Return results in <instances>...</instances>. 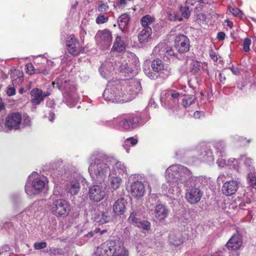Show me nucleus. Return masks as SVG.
Instances as JSON below:
<instances>
[{
  "instance_id": "7",
  "label": "nucleus",
  "mask_w": 256,
  "mask_h": 256,
  "mask_svg": "<svg viewBox=\"0 0 256 256\" xmlns=\"http://www.w3.org/2000/svg\"><path fill=\"white\" fill-rule=\"evenodd\" d=\"M196 178H203L202 181L199 182L196 180L191 182L190 185L184 186L188 188L186 190L185 198L190 204H196L198 202L203 195L202 188L207 184L208 179L204 176H195Z\"/></svg>"
},
{
  "instance_id": "35",
  "label": "nucleus",
  "mask_w": 256,
  "mask_h": 256,
  "mask_svg": "<svg viewBox=\"0 0 256 256\" xmlns=\"http://www.w3.org/2000/svg\"><path fill=\"white\" fill-rule=\"evenodd\" d=\"M212 146L216 150V153L220 156L225 154L226 145V142L222 140H216L212 142Z\"/></svg>"
},
{
  "instance_id": "32",
  "label": "nucleus",
  "mask_w": 256,
  "mask_h": 256,
  "mask_svg": "<svg viewBox=\"0 0 256 256\" xmlns=\"http://www.w3.org/2000/svg\"><path fill=\"white\" fill-rule=\"evenodd\" d=\"M10 75L12 84L14 86L19 85L24 80L23 72L20 70H11Z\"/></svg>"
},
{
  "instance_id": "8",
  "label": "nucleus",
  "mask_w": 256,
  "mask_h": 256,
  "mask_svg": "<svg viewBox=\"0 0 256 256\" xmlns=\"http://www.w3.org/2000/svg\"><path fill=\"white\" fill-rule=\"evenodd\" d=\"M152 70L148 68H144L145 74L150 80H156L160 78L162 80L166 79L172 74V70L168 64H165L159 58L154 60L151 64Z\"/></svg>"
},
{
  "instance_id": "3",
  "label": "nucleus",
  "mask_w": 256,
  "mask_h": 256,
  "mask_svg": "<svg viewBox=\"0 0 256 256\" xmlns=\"http://www.w3.org/2000/svg\"><path fill=\"white\" fill-rule=\"evenodd\" d=\"M54 87L56 85L63 96V101L70 108L75 106L78 102L76 86L74 82L70 80L65 74H62L52 83Z\"/></svg>"
},
{
  "instance_id": "54",
  "label": "nucleus",
  "mask_w": 256,
  "mask_h": 256,
  "mask_svg": "<svg viewBox=\"0 0 256 256\" xmlns=\"http://www.w3.org/2000/svg\"><path fill=\"white\" fill-rule=\"evenodd\" d=\"M108 20V16H106L104 14H100L96 18V24H100L107 22Z\"/></svg>"
},
{
  "instance_id": "59",
  "label": "nucleus",
  "mask_w": 256,
  "mask_h": 256,
  "mask_svg": "<svg viewBox=\"0 0 256 256\" xmlns=\"http://www.w3.org/2000/svg\"><path fill=\"white\" fill-rule=\"evenodd\" d=\"M46 246L47 244L46 242H35L34 245V246L36 250H39L46 248Z\"/></svg>"
},
{
  "instance_id": "50",
  "label": "nucleus",
  "mask_w": 256,
  "mask_h": 256,
  "mask_svg": "<svg viewBox=\"0 0 256 256\" xmlns=\"http://www.w3.org/2000/svg\"><path fill=\"white\" fill-rule=\"evenodd\" d=\"M109 8V6L107 2H100L97 7V10L102 12H106Z\"/></svg>"
},
{
  "instance_id": "9",
  "label": "nucleus",
  "mask_w": 256,
  "mask_h": 256,
  "mask_svg": "<svg viewBox=\"0 0 256 256\" xmlns=\"http://www.w3.org/2000/svg\"><path fill=\"white\" fill-rule=\"evenodd\" d=\"M30 177L31 176H29L25 185V192L30 196L45 192L48 190L46 180H42L38 177L31 181Z\"/></svg>"
},
{
  "instance_id": "55",
  "label": "nucleus",
  "mask_w": 256,
  "mask_h": 256,
  "mask_svg": "<svg viewBox=\"0 0 256 256\" xmlns=\"http://www.w3.org/2000/svg\"><path fill=\"white\" fill-rule=\"evenodd\" d=\"M168 18L170 21L181 20L182 18L178 14L168 12Z\"/></svg>"
},
{
  "instance_id": "57",
  "label": "nucleus",
  "mask_w": 256,
  "mask_h": 256,
  "mask_svg": "<svg viewBox=\"0 0 256 256\" xmlns=\"http://www.w3.org/2000/svg\"><path fill=\"white\" fill-rule=\"evenodd\" d=\"M180 10L182 12V16L183 18H188L190 17V12L188 8H181Z\"/></svg>"
},
{
  "instance_id": "60",
  "label": "nucleus",
  "mask_w": 256,
  "mask_h": 256,
  "mask_svg": "<svg viewBox=\"0 0 256 256\" xmlns=\"http://www.w3.org/2000/svg\"><path fill=\"white\" fill-rule=\"evenodd\" d=\"M230 138L231 139L232 142H243L246 139L243 137L240 136L238 135L231 136Z\"/></svg>"
},
{
  "instance_id": "43",
  "label": "nucleus",
  "mask_w": 256,
  "mask_h": 256,
  "mask_svg": "<svg viewBox=\"0 0 256 256\" xmlns=\"http://www.w3.org/2000/svg\"><path fill=\"white\" fill-rule=\"evenodd\" d=\"M154 18L150 15H146L142 16L140 20V22L144 28H151L150 26L154 22Z\"/></svg>"
},
{
  "instance_id": "17",
  "label": "nucleus",
  "mask_w": 256,
  "mask_h": 256,
  "mask_svg": "<svg viewBox=\"0 0 256 256\" xmlns=\"http://www.w3.org/2000/svg\"><path fill=\"white\" fill-rule=\"evenodd\" d=\"M152 52L154 56H160L164 60L174 56V52L172 48L164 42H160L156 46Z\"/></svg>"
},
{
  "instance_id": "15",
  "label": "nucleus",
  "mask_w": 256,
  "mask_h": 256,
  "mask_svg": "<svg viewBox=\"0 0 256 256\" xmlns=\"http://www.w3.org/2000/svg\"><path fill=\"white\" fill-rule=\"evenodd\" d=\"M167 184H163L162 188L168 196L174 198L178 196L182 192V182L175 180H166Z\"/></svg>"
},
{
  "instance_id": "49",
  "label": "nucleus",
  "mask_w": 256,
  "mask_h": 256,
  "mask_svg": "<svg viewBox=\"0 0 256 256\" xmlns=\"http://www.w3.org/2000/svg\"><path fill=\"white\" fill-rule=\"evenodd\" d=\"M26 72L32 75L36 73L40 72L38 70L34 68V66L31 62L28 63L25 66Z\"/></svg>"
},
{
  "instance_id": "29",
  "label": "nucleus",
  "mask_w": 256,
  "mask_h": 256,
  "mask_svg": "<svg viewBox=\"0 0 256 256\" xmlns=\"http://www.w3.org/2000/svg\"><path fill=\"white\" fill-rule=\"evenodd\" d=\"M126 201L123 198H118L113 205V212L118 216L122 214L126 210Z\"/></svg>"
},
{
  "instance_id": "23",
  "label": "nucleus",
  "mask_w": 256,
  "mask_h": 256,
  "mask_svg": "<svg viewBox=\"0 0 256 256\" xmlns=\"http://www.w3.org/2000/svg\"><path fill=\"white\" fill-rule=\"evenodd\" d=\"M96 42L104 48L110 46L112 41V36L110 30H98L95 36Z\"/></svg>"
},
{
  "instance_id": "20",
  "label": "nucleus",
  "mask_w": 256,
  "mask_h": 256,
  "mask_svg": "<svg viewBox=\"0 0 256 256\" xmlns=\"http://www.w3.org/2000/svg\"><path fill=\"white\" fill-rule=\"evenodd\" d=\"M154 220L160 222H164L168 216L170 210L162 204H156L154 210H151Z\"/></svg>"
},
{
  "instance_id": "52",
  "label": "nucleus",
  "mask_w": 256,
  "mask_h": 256,
  "mask_svg": "<svg viewBox=\"0 0 256 256\" xmlns=\"http://www.w3.org/2000/svg\"><path fill=\"white\" fill-rule=\"evenodd\" d=\"M198 2V4L196 6V8L198 10H200L202 8L204 4L210 5L212 2V0H195Z\"/></svg>"
},
{
  "instance_id": "13",
  "label": "nucleus",
  "mask_w": 256,
  "mask_h": 256,
  "mask_svg": "<svg viewBox=\"0 0 256 256\" xmlns=\"http://www.w3.org/2000/svg\"><path fill=\"white\" fill-rule=\"evenodd\" d=\"M130 183L129 191L136 198H140L144 196L145 188L144 184L139 180L138 175L134 174L130 176L128 178Z\"/></svg>"
},
{
  "instance_id": "5",
  "label": "nucleus",
  "mask_w": 256,
  "mask_h": 256,
  "mask_svg": "<svg viewBox=\"0 0 256 256\" xmlns=\"http://www.w3.org/2000/svg\"><path fill=\"white\" fill-rule=\"evenodd\" d=\"M94 256H128V251L119 240H108L97 247Z\"/></svg>"
},
{
  "instance_id": "12",
  "label": "nucleus",
  "mask_w": 256,
  "mask_h": 256,
  "mask_svg": "<svg viewBox=\"0 0 256 256\" xmlns=\"http://www.w3.org/2000/svg\"><path fill=\"white\" fill-rule=\"evenodd\" d=\"M180 94L173 90H167L162 92L160 102L162 106L166 108L174 110L178 104Z\"/></svg>"
},
{
  "instance_id": "45",
  "label": "nucleus",
  "mask_w": 256,
  "mask_h": 256,
  "mask_svg": "<svg viewBox=\"0 0 256 256\" xmlns=\"http://www.w3.org/2000/svg\"><path fill=\"white\" fill-rule=\"evenodd\" d=\"M196 98L194 95L184 94V96L182 98V104L184 108H187L190 106L194 102Z\"/></svg>"
},
{
  "instance_id": "51",
  "label": "nucleus",
  "mask_w": 256,
  "mask_h": 256,
  "mask_svg": "<svg viewBox=\"0 0 256 256\" xmlns=\"http://www.w3.org/2000/svg\"><path fill=\"white\" fill-rule=\"evenodd\" d=\"M116 123V118L111 120H100L98 122V124L100 125L106 126H112Z\"/></svg>"
},
{
  "instance_id": "6",
  "label": "nucleus",
  "mask_w": 256,
  "mask_h": 256,
  "mask_svg": "<svg viewBox=\"0 0 256 256\" xmlns=\"http://www.w3.org/2000/svg\"><path fill=\"white\" fill-rule=\"evenodd\" d=\"M150 117L148 114H143L141 116L134 114L124 115L122 117L116 118L114 128L119 130H129L136 128L138 124H144L148 122Z\"/></svg>"
},
{
  "instance_id": "18",
  "label": "nucleus",
  "mask_w": 256,
  "mask_h": 256,
  "mask_svg": "<svg viewBox=\"0 0 256 256\" xmlns=\"http://www.w3.org/2000/svg\"><path fill=\"white\" fill-rule=\"evenodd\" d=\"M66 45L68 53L73 56L78 55L84 50V48L80 46L78 40L73 34L66 37Z\"/></svg>"
},
{
  "instance_id": "31",
  "label": "nucleus",
  "mask_w": 256,
  "mask_h": 256,
  "mask_svg": "<svg viewBox=\"0 0 256 256\" xmlns=\"http://www.w3.org/2000/svg\"><path fill=\"white\" fill-rule=\"evenodd\" d=\"M130 20V16L126 13L122 14L118 19V24L119 28L122 32H125L127 30L128 26Z\"/></svg>"
},
{
  "instance_id": "10",
  "label": "nucleus",
  "mask_w": 256,
  "mask_h": 256,
  "mask_svg": "<svg viewBox=\"0 0 256 256\" xmlns=\"http://www.w3.org/2000/svg\"><path fill=\"white\" fill-rule=\"evenodd\" d=\"M50 208L54 215L61 218L66 217L71 210L70 202L63 198L54 200L50 205Z\"/></svg>"
},
{
  "instance_id": "2",
  "label": "nucleus",
  "mask_w": 256,
  "mask_h": 256,
  "mask_svg": "<svg viewBox=\"0 0 256 256\" xmlns=\"http://www.w3.org/2000/svg\"><path fill=\"white\" fill-rule=\"evenodd\" d=\"M87 161L92 180L100 184L104 182L110 171L108 156L102 150H95L88 157Z\"/></svg>"
},
{
  "instance_id": "47",
  "label": "nucleus",
  "mask_w": 256,
  "mask_h": 256,
  "mask_svg": "<svg viewBox=\"0 0 256 256\" xmlns=\"http://www.w3.org/2000/svg\"><path fill=\"white\" fill-rule=\"evenodd\" d=\"M228 8L230 12L234 16L241 17L244 14L242 10L232 6L230 5H228Z\"/></svg>"
},
{
  "instance_id": "27",
  "label": "nucleus",
  "mask_w": 256,
  "mask_h": 256,
  "mask_svg": "<svg viewBox=\"0 0 256 256\" xmlns=\"http://www.w3.org/2000/svg\"><path fill=\"white\" fill-rule=\"evenodd\" d=\"M80 178H74L66 184V190L71 196H74L78 194L80 189L79 179Z\"/></svg>"
},
{
  "instance_id": "48",
  "label": "nucleus",
  "mask_w": 256,
  "mask_h": 256,
  "mask_svg": "<svg viewBox=\"0 0 256 256\" xmlns=\"http://www.w3.org/2000/svg\"><path fill=\"white\" fill-rule=\"evenodd\" d=\"M200 63L198 61L192 60L190 63V70L191 71L196 74L198 72L200 69Z\"/></svg>"
},
{
  "instance_id": "56",
  "label": "nucleus",
  "mask_w": 256,
  "mask_h": 256,
  "mask_svg": "<svg viewBox=\"0 0 256 256\" xmlns=\"http://www.w3.org/2000/svg\"><path fill=\"white\" fill-rule=\"evenodd\" d=\"M106 232V230H101L100 228H96L94 230L88 232L86 236L88 237L92 238V236H94V234H98V232H100V234H102Z\"/></svg>"
},
{
  "instance_id": "19",
  "label": "nucleus",
  "mask_w": 256,
  "mask_h": 256,
  "mask_svg": "<svg viewBox=\"0 0 256 256\" xmlns=\"http://www.w3.org/2000/svg\"><path fill=\"white\" fill-rule=\"evenodd\" d=\"M174 46L180 54L188 52L190 48V42L186 36L182 34H176L174 40Z\"/></svg>"
},
{
  "instance_id": "38",
  "label": "nucleus",
  "mask_w": 256,
  "mask_h": 256,
  "mask_svg": "<svg viewBox=\"0 0 256 256\" xmlns=\"http://www.w3.org/2000/svg\"><path fill=\"white\" fill-rule=\"evenodd\" d=\"M152 30L151 28H147L142 30L138 34V40L141 44H144L150 39Z\"/></svg>"
},
{
  "instance_id": "33",
  "label": "nucleus",
  "mask_w": 256,
  "mask_h": 256,
  "mask_svg": "<svg viewBox=\"0 0 256 256\" xmlns=\"http://www.w3.org/2000/svg\"><path fill=\"white\" fill-rule=\"evenodd\" d=\"M170 242L174 246H178L184 242V238L179 232H172L169 235Z\"/></svg>"
},
{
  "instance_id": "61",
  "label": "nucleus",
  "mask_w": 256,
  "mask_h": 256,
  "mask_svg": "<svg viewBox=\"0 0 256 256\" xmlns=\"http://www.w3.org/2000/svg\"><path fill=\"white\" fill-rule=\"evenodd\" d=\"M216 164L220 167H224L227 166V160L222 158H219L217 160Z\"/></svg>"
},
{
  "instance_id": "37",
  "label": "nucleus",
  "mask_w": 256,
  "mask_h": 256,
  "mask_svg": "<svg viewBox=\"0 0 256 256\" xmlns=\"http://www.w3.org/2000/svg\"><path fill=\"white\" fill-rule=\"evenodd\" d=\"M123 59L116 63V66L118 68L120 72L123 74L126 77H129L130 74H132V68L128 65V63L122 64Z\"/></svg>"
},
{
  "instance_id": "40",
  "label": "nucleus",
  "mask_w": 256,
  "mask_h": 256,
  "mask_svg": "<svg viewBox=\"0 0 256 256\" xmlns=\"http://www.w3.org/2000/svg\"><path fill=\"white\" fill-rule=\"evenodd\" d=\"M125 48L126 46L124 41L122 40V38L117 36L112 48V50L118 52H121L124 51Z\"/></svg>"
},
{
  "instance_id": "22",
  "label": "nucleus",
  "mask_w": 256,
  "mask_h": 256,
  "mask_svg": "<svg viewBox=\"0 0 256 256\" xmlns=\"http://www.w3.org/2000/svg\"><path fill=\"white\" fill-rule=\"evenodd\" d=\"M128 220L130 224L144 230L148 231L150 228V223L148 220H141L140 214L138 212H131Z\"/></svg>"
},
{
  "instance_id": "26",
  "label": "nucleus",
  "mask_w": 256,
  "mask_h": 256,
  "mask_svg": "<svg viewBox=\"0 0 256 256\" xmlns=\"http://www.w3.org/2000/svg\"><path fill=\"white\" fill-rule=\"evenodd\" d=\"M114 68H116V66L114 68L111 62L106 61L99 68V72L102 78L108 80H110V74Z\"/></svg>"
},
{
  "instance_id": "30",
  "label": "nucleus",
  "mask_w": 256,
  "mask_h": 256,
  "mask_svg": "<svg viewBox=\"0 0 256 256\" xmlns=\"http://www.w3.org/2000/svg\"><path fill=\"white\" fill-rule=\"evenodd\" d=\"M110 173H113V174L127 175L126 167L120 162H116L113 166L112 169L110 168Z\"/></svg>"
},
{
  "instance_id": "4",
  "label": "nucleus",
  "mask_w": 256,
  "mask_h": 256,
  "mask_svg": "<svg viewBox=\"0 0 256 256\" xmlns=\"http://www.w3.org/2000/svg\"><path fill=\"white\" fill-rule=\"evenodd\" d=\"M165 178L182 182L184 186H188L193 180L202 181L203 178H195L188 168L180 164H172L168 167L165 171Z\"/></svg>"
},
{
  "instance_id": "14",
  "label": "nucleus",
  "mask_w": 256,
  "mask_h": 256,
  "mask_svg": "<svg viewBox=\"0 0 256 256\" xmlns=\"http://www.w3.org/2000/svg\"><path fill=\"white\" fill-rule=\"evenodd\" d=\"M198 159L210 164L214 161V156L210 146L204 143L198 145L195 150Z\"/></svg>"
},
{
  "instance_id": "44",
  "label": "nucleus",
  "mask_w": 256,
  "mask_h": 256,
  "mask_svg": "<svg viewBox=\"0 0 256 256\" xmlns=\"http://www.w3.org/2000/svg\"><path fill=\"white\" fill-rule=\"evenodd\" d=\"M240 162L239 158L238 159L230 158L227 160V166L230 169L238 171L240 164Z\"/></svg>"
},
{
  "instance_id": "39",
  "label": "nucleus",
  "mask_w": 256,
  "mask_h": 256,
  "mask_svg": "<svg viewBox=\"0 0 256 256\" xmlns=\"http://www.w3.org/2000/svg\"><path fill=\"white\" fill-rule=\"evenodd\" d=\"M246 182L250 188H256V172L254 169H251L248 173Z\"/></svg>"
},
{
  "instance_id": "58",
  "label": "nucleus",
  "mask_w": 256,
  "mask_h": 256,
  "mask_svg": "<svg viewBox=\"0 0 256 256\" xmlns=\"http://www.w3.org/2000/svg\"><path fill=\"white\" fill-rule=\"evenodd\" d=\"M22 125L24 128L31 126L32 121L30 117L28 116H24L23 122L22 123Z\"/></svg>"
},
{
  "instance_id": "64",
  "label": "nucleus",
  "mask_w": 256,
  "mask_h": 256,
  "mask_svg": "<svg viewBox=\"0 0 256 256\" xmlns=\"http://www.w3.org/2000/svg\"><path fill=\"white\" fill-rule=\"evenodd\" d=\"M126 4V0H119L118 2H116L117 6L120 8H124Z\"/></svg>"
},
{
  "instance_id": "24",
  "label": "nucleus",
  "mask_w": 256,
  "mask_h": 256,
  "mask_svg": "<svg viewBox=\"0 0 256 256\" xmlns=\"http://www.w3.org/2000/svg\"><path fill=\"white\" fill-rule=\"evenodd\" d=\"M240 184L238 178L226 181L222 187V193L226 196H232L237 191Z\"/></svg>"
},
{
  "instance_id": "1",
  "label": "nucleus",
  "mask_w": 256,
  "mask_h": 256,
  "mask_svg": "<svg viewBox=\"0 0 256 256\" xmlns=\"http://www.w3.org/2000/svg\"><path fill=\"white\" fill-rule=\"evenodd\" d=\"M142 90L140 82L136 80L129 82L118 80L110 81L103 92L102 97L108 102L123 104L134 98Z\"/></svg>"
},
{
  "instance_id": "36",
  "label": "nucleus",
  "mask_w": 256,
  "mask_h": 256,
  "mask_svg": "<svg viewBox=\"0 0 256 256\" xmlns=\"http://www.w3.org/2000/svg\"><path fill=\"white\" fill-rule=\"evenodd\" d=\"M38 204L36 202L27 207L22 213L21 214L24 218V220L26 221L28 218L34 216Z\"/></svg>"
},
{
  "instance_id": "21",
  "label": "nucleus",
  "mask_w": 256,
  "mask_h": 256,
  "mask_svg": "<svg viewBox=\"0 0 256 256\" xmlns=\"http://www.w3.org/2000/svg\"><path fill=\"white\" fill-rule=\"evenodd\" d=\"M105 187L100 184H94L90 188L88 196L93 202H100L105 196Z\"/></svg>"
},
{
  "instance_id": "28",
  "label": "nucleus",
  "mask_w": 256,
  "mask_h": 256,
  "mask_svg": "<svg viewBox=\"0 0 256 256\" xmlns=\"http://www.w3.org/2000/svg\"><path fill=\"white\" fill-rule=\"evenodd\" d=\"M242 237L238 234H234L226 244L228 250H236L242 245Z\"/></svg>"
},
{
  "instance_id": "46",
  "label": "nucleus",
  "mask_w": 256,
  "mask_h": 256,
  "mask_svg": "<svg viewBox=\"0 0 256 256\" xmlns=\"http://www.w3.org/2000/svg\"><path fill=\"white\" fill-rule=\"evenodd\" d=\"M254 192L251 190V188L249 187H248L246 190H245L243 196H244V200L247 204H250L252 202V200H253Z\"/></svg>"
},
{
  "instance_id": "62",
  "label": "nucleus",
  "mask_w": 256,
  "mask_h": 256,
  "mask_svg": "<svg viewBox=\"0 0 256 256\" xmlns=\"http://www.w3.org/2000/svg\"><path fill=\"white\" fill-rule=\"evenodd\" d=\"M6 94L8 96H12L16 94V89L14 87L8 86L6 90Z\"/></svg>"
},
{
  "instance_id": "42",
  "label": "nucleus",
  "mask_w": 256,
  "mask_h": 256,
  "mask_svg": "<svg viewBox=\"0 0 256 256\" xmlns=\"http://www.w3.org/2000/svg\"><path fill=\"white\" fill-rule=\"evenodd\" d=\"M240 162H243L244 166L250 171L251 169H254L253 166V160L246 155H242L239 158Z\"/></svg>"
},
{
  "instance_id": "41",
  "label": "nucleus",
  "mask_w": 256,
  "mask_h": 256,
  "mask_svg": "<svg viewBox=\"0 0 256 256\" xmlns=\"http://www.w3.org/2000/svg\"><path fill=\"white\" fill-rule=\"evenodd\" d=\"M138 142V140L135 137H130L126 138L123 143V147L127 153L130 152V148L135 146Z\"/></svg>"
},
{
  "instance_id": "53",
  "label": "nucleus",
  "mask_w": 256,
  "mask_h": 256,
  "mask_svg": "<svg viewBox=\"0 0 256 256\" xmlns=\"http://www.w3.org/2000/svg\"><path fill=\"white\" fill-rule=\"evenodd\" d=\"M251 44V40L248 38H244L242 44V48L244 52H247L250 51V46Z\"/></svg>"
},
{
  "instance_id": "25",
  "label": "nucleus",
  "mask_w": 256,
  "mask_h": 256,
  "mask_svg": "<svg viewBox=\"0 0 256 256\" xmlns=\"http://www.w3.org/2000/svg\"><path fill=\"white\" fill-rule=\"evenodd\" d=\"M32 98L30 100L31 102L33 105L36 106L43 102L44 98L49 95L48 92L46 94L43 92L41 89L35 88L32 89L30 92Z\"/></svg>"
},
{
  "instance_id": "11",
  "label": "nucleus",
  "mask_w": 256,
  "mask_h": 256,
  "mask_svg": "<svg viewBox=\"0 0 256 256\" xmlns=\"http://www.w3.org/2000/svg\"><path fill=\"white\" fill-rule=\"evenodd\" d=\"M92 219L100 224L108 222L112 220L110 210L102 206H97L91 210Z\"/></svg>"
},
{
  "instance_id": "63",
  "label": "nucleus",
  "mask_w": 256,
  "mask_h": 256,
  "mask_svg": "<svg viewBox=\"0 0 256 256\" xmlns=\"http://www.w3.org/2000/svg\"><path fill=\"white\" fill-rule=\"evenodd\" d=\"M226 176L224 174H220L217 178V182L220 185L221 183H223L226 180Z\"/></svg>"
},
{
  "instance_id": "16",
  "label": "nucleus",
  "mask_w": 256,
  "mask_h": 256,
  "mask_svg": "<svg viewBox=\"0 0 256 256\" xmlns=\"http://www.w3.org/2000/svg\"><path fill=\"white\" fill-rule=\"evenodd\" d=\"M22 122V117L20 113L11 112L5 118L4 126L8 130H16L20 128Z\"/></svg>"
},
{
  "instance_id": "34",
  "label": "nucleus",
  "mask_w": 256,
  "mask_h": 256,
  "mask_svg": "<svg viewBox=\"0 0 256 256\" xmlns=\"http://www.w3.org/2000/svg\"><path fill=\"white\" fill-rule=\"evenodd\" d=\"M108 180L110 188L114 190L119 188L122 183V178L119 176L113 174V173H109Z\"/></svg>"
}]
</instances>
